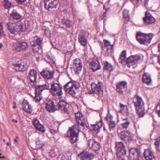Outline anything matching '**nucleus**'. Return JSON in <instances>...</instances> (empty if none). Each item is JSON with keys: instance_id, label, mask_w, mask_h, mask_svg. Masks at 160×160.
Wrapping results in <instances>:
<instances>
[{"instance_id": "f257e3e1", "label": "nucleus", "mask_w": 160, "mask_h": 160, "mask_svg": "<svg viewBox=\"0 0 160 160\" xmlns=\"http://www.w3.org/2000/svg\"><path fill=\"white\" fill-rule=\"evenodd\" d=\"M136 101L133 102L136 107L137 114L139 117H143L145 114L144 103L141 97L136 95L135 97Z\"/></svg>"}, {"instance_id": "f03ea898", "label": "nucleus", "mask_w": 160, "mask_h": 160, "mask_svg": "<svg viewBox=\"0 0 160 160\" xmlns=\"http://www.w3.org/2000/svg\"><path fill=\"white\" fill-rule=\"evenodd\" d=\"M7 25L10 32L15 34H17L19 31L23 32L27 30L24 24L22 22H18L16 25L12 23H8L7 24Z\"/></svg>"}, {"instance_id": "7ed1b4c3", "label": "nucleus", "mask_w": 160, "mask_h": 160, "mask_svg": "<svg viewBox=\"0 0 160 160\" xmlns=\"http://www.w3.org/2000/svg\"><path fill=\"white\" fill-rule=\"evenodd\" d=\"M153 37L152 34H145L141 32H137L136 35L137 41L141 44L145 45L150 44Z\"/></svg>"}, {"instance_id": "20e7f679", "label": "nucleus", "mask_w": 160, "mask_h": 160, "mask_svg": "<svg viewBox=\"0 0 160 160\" xmlns=\"http://www.w3.org/2000/svg\"><path fill=\"white\" fill-rule=\"evenodd\" d=\"M51 93L53 96L57 98H62V92L61 88L58 84L52 82L51 84Z\"/></svg>"}, {"instance_id": "39448f33", "label": "nucleus", "mask_w": 160, "mask_h": 160, "mask_svg": "<svg viewBox=\"0 0 160 160\" xmlns=\"http://www.w3.org/2000/svg\"><path fill=\"white\" fill-rule=\"evenodd\" d=\"M115 148L118 157L122 158V160H124V156L126 154V151L123 143L122 142H116Z\"/></svg>"}, {"instance_id": "423d86ee", "label": "nucleus", "mask_w": 160, "mask_h": 160, "mask_svg": "<svg viewBox=\"0 0 160 160\" xmlns=\"http://www.w3.org/2000/svg\"><path fill=\"white\" fill-rule=\"evenodd\" d=\"M28 44L24 42L16 41L13 42L12 45L13 50L18 52L24 51L28 49Z\"/></svg>"}, {"instance_id": "0eeeda50", "label": "nucleus", "mask_w": 160, "mask_h": 160, "mask_svg": "<svg viewBox=\"0 0 160 160\" xmlns=\"http://www.w3.org/2000/svg\"><path fill=\"white\" fill-rule=\"evenodd\" d=\"M102 83L101 82H98L97 84L92 83L91 84L92 91H88L89 94L96 93L100 96H102L103 95V91L102 88Z\"/></svg>"}, {"instance_id": "6e6552de", "label": "nucleus", "mask_w": 160, "mask_h": 160, "mask_svg": "<svg viewBox=\"0 0 160 160\" xmlns=\"http://www.w3.org/2000/svg\"><path fill=\"white\" fill-rule=\"evenodd\" d=\"M75 115L78 125L82 128V131H85L87 128L85 125V121L82 113L78 112L75 113Z\"/></svg>"}, {"instance_id": "1a4fd4ad", "label": "nucleus", "mask_w": 160, "mask_h": 160, "mask_svg": "<svg viewBox=\"0 0 160 160\" xmlns=\"http://www.w3.org/2000/svg\"><path fill=\"white\" fill-rule=\"evenodd\" d=\"M79 87L78 84H76L72 82H69L64 86L66 90L71 94L74 95L75 94V91Z\"/></svg>"}, {"instance_id": "9d476101", "label": "nucleus", "mask_w": 160, "mask_h": 160, "mask_svg": "<svg viewBox=\"0 0 160 160\" xmlns=\"http://www.w3.org/2000/svg\"><path fill=\"white\" fill-rule=\"evenodd\" d=\"M27 64L23 60H20L12 65V68L17 71H22L25 70Z\"/></svg>"}, {"instance_id": "9b49d317", "label": "nucleus", "mask_w": 160, "mask_h": 160, "mask_svg": "<svg viewBox=\"0 0 160 160\" xmlns=\"http://www.w3.org/2000/svg\"><path fill=\"white\" fill-rule=\"evenodd\" d=\"M82 131V128L78 125H75L70 128L69 130L67 133V136H78V133L79 131Z\"/></svg>"}, {"instance_id": "f8f14e48", "label": "nucleus", "mask_w": 160, "mask_h": 160, "mask_svg": "<svg viewBox=\"0 0 160 160\" xmlns=\"http://www.w3.org/2000/svg\"><path fill=\"white\" fill-rule=\"evenodd\" d=\"M141 56L139 55L131 56L127 59V65L128 68H130L135 64L136 62L141 59Z\"/></svg>"}, {"instance_id": "ddd939ff", "label": "nucleus", "mask_w": 160, "mask_h": 160, "mask_svg": "<svg viewBox=\"0 0 160 160\" xmlns=\"http://www.w3.org/2000/svg\"><path fill=\"white\" fill-rule=\"evenodd\" d=\"M104 47L103 49L107 55L112 54L114 49L112 45L111 44L110 42L107 40H104Z\"/></svg>"}, {"instance_id": "4468645a", "label": "nucleus", "mask_w": 160, "mask_h": 160, "mask_svg": "<svg viewBox=\"0 0 160 160\" xmlns=\"http://www.w3.org/2000/svg\"><path fill=\"white\" fill-rule=\"evenodd\" d=\"M78 156L82 160H92L94 158L95 155L88 152L83 151L79 154Z\"/></svg>"}, {"instance_id": "2eb2a0df", "label": "nucleus", "mask_w": 160, "mask_h": 160, "mask_svg": "<svg viewBox=\"0 0 160 160\" xmlns=\"http://www.w3.org/2000/svg\"><path fill=\"white\" fill-rule=\"evenodd\" d=\"M88 144L90 148L96 152L98 151L100 148V143L93 139H89Z\"/></svg>"}, {"instance_id": "dca6fc26", "label": "nucleus", "mask_w": 160, "mask_h": 160, "mask_svg": "<svg viewBox=\"0 0 160 160\" xmlns=\"http://www.w3.org/2000/svg\"><path fill=\"white\" fill-rule=\"evenodd\" d=\"M145 14V17L143 18L144 23L145 24H151L155 21V18L148 11H146Z\"/></svg>"}, {"instance_id": "f3484780", "label": "nucleus", "mask_w": 160, "mask_h": 160, "mask_svg": "<svg viewBox=\"0 0 160 160\" xmlns=\"http://www.w3.org/2000/svg\"><path fill=\"white\" fill-rule=\"evenodd\" d=\"M28 77L31 82L32 83L31 84V85L35 86L36 85V80L37 77V71L33 69L31 70L29 72Z\"/></svg>"}, {"instance_id": "a211bd4d", "label": "nucleus", "mask_w": 160, "mask_h": 160, "mask_svg": "<svg viewBox=\"0 0 160 160\" xmlns=\"http://www.w3.org/2000/svg\"><path fill=\"white\" fill-rule=\"evenodd\" d=\"M141 155L139 151L137 149L132 148L129 151V157L133 160H137Z\"/></svg>"}, {"instance_id": "6ab92c4d", "label": "nucleus", "mask_w": 160, "mask_h": 160, "mask_svg": "<svg viewBox=\"0 0 160 160\" xmlns=\"http://www.w3.org/2000/svg\"><path fill=\"white\" fill-rule=\"evenodd\" d=\"M127 83L125 81L120 82L116 84V90L119 94H122L127 88Z\"/></svg>"}, {"instance_id": "aec40b11", "label": "nucleus", "mask_w": 160, "mask_h": 160, "mask_svg": "<svg viewBox=\"0 0 160 160\" xmlns=\"http://www.w3.org/2000/svg\"><path fill=\"white\" fill-rule=\"evenodd\" d=\"M73 68L75 72L78 73L81 71L82 68V64L81 60L79 58H76L74 60Z\"/></svg>"}, {"instance_id": "412c9836", "label": "nucleus", "mask_w": 160, "mask_h": 160, "mask_svg": "<svg viewBox=\"0 0 160 160\" xmlns=\"http://www.w3.org/2000/svg\"><path fill=\"white\" fill-rule=\"evenodd\" d=\"M58 108L65 112L68 113V107L66 102L60 100L58 103Z\"/></svg>"}, {"instance_id": "4be33fe9", "label": "nucleus", "mask_w": 160, "mask_h": 160, "mask_svg": "<svg viewBox=\"0 0 160 160\" xmlns=\"http://www.w3.org/2000/svg\"><path fill=\"white\" fill-rule=\"evenodd\" d=\"M90 68L93 71H95L101 68L99 61L97 59L92 60L90 63Z\"/></svg>"}, {"instance_id": "5701e85b", "label": "nucleus", "mask_w": 160, "mask_h": 160, "mask_svg": "<svg viewBox=\"0 0 160 160\" xmlns=\"http://www.w3.org/2000/svg\"><path fill=\"white\" fill-rule=\"evenodd\" d=\"M78 39L81 45L85 47L87 42L85 32L83 31L80 32L78 35Z\"/></svg>"}, {"instance_id": "b1692460", "label": "nucleus", "mask_w": 160, "mask_h": 160, "mask_svg": "<svg viewBox=\"0 0 160 160\" xmlns=\"http://www.w3.org/2000/svg\"><path fill=\"white\" fill-rule=\"evenodd\" d=\"M144 155L146 160H155L152 152L150 149L145 150L144 152Z\"/></svg>"}, {"instance_id": "393cba45", "label": "nucleus", "mask_w": 160, "mask_h": 160, "mask_svg": "<svg viewBox=\"0 0 160 160\" xmlns=\"http://www.w3.org/2000/svg\"><path fill=\"white\" fill-rule=\"evenodd\" d=\"M22 110L25 112L30 113L32 112V109L31 106L29 103L25 100H24L22 102Z\"/></svg>"}, {"instance_id": "a878e982", "label": "nucleus", "mask_w": 160, "mask_h": 160, "mask_svg": "<svg viewBox=\"0 0 160 160\" xmlns=\"http://www.w3.org/2000/svg\"><path fill=\"white\" fill-rule=\"evenodd\" d=\"M33 123L35 127L39 131L44 132L45 129L43 126L41 124L39 121L37 119H34L33 121Z\"/></svg>"}, {"instance_id": "bb28decb", "label": "nucleus", "mask_w": 160, "mask_h": 160, "mask_svg": "<svg viewBox=\"0 0 160 160\" xmlns=\"http://www.w3.org/2000/svg\"><path fill=\"white\" fill-rule=\"evenodd\" d=\"M121 138L126 142H130L132 140V137L129 133L125 131H122L120 133Z\"/></svg>"}, {"instance_id": "cd10ccee", "label": "nucleus", "mask_w": 160, "mask_h": 160, "mask_svg": "<svg viewBox=\"0 0 160 160\" xmlns=\"http://www.w3.org/2000/svg\"><path fill=\"white\" fill-rule=\"evenodd\" d=\"M49 84L38 85L35 87V93L41 94L42 91L44 89H48Z\"/></svg>"}, {"instance_id": "c85d7f7f", "label": "nucleus", "mask_w": 160, "mask_h": 160, "mask_svg": "<svg viewBox=\"0 0 160 160\" xmlns=\"http://www.w3.org/2000/svg\"><path fill=\"white\" fill-rule=\"evenodd\" d=\"M10 17L11 19L18 20L20 19L22 16L16 10L13 9L12 13L10 14Z\"/></svg>"}, {"instance_id": "c756f323", "label": "nucleus", "mask_w": 160, "mask_h": 160, "mask_svg": "<svg viewBox=\"0 0 160 160\" xmlns=\"http://www.w3.org/2000/svg\"><path fill=\"white\" fill-rule=\"evenodd\" d=\"M120 121L121 122V126L123 128L126 129L128 127L130 122L127 118H120Z\"/></svg>"}, {"instance_id": "7c9ffc66", "label": "nucleus", "mask_w": 160, "mask_h": 160, "mask_svg": "<svg viewBox=\"0 0 160 160\" xmlns=\"http://www.w3.org/2000/svg\"><path fill=\"white\" fill-rule=\"evenodd\" d=\"M41 76L46 79L50 78V70L49 68H46L43 69L40 72Z\"/></svg>"}, {"instance_id": "2f4dec72", "label": "nucleus", "mask_w": 160, "mask_h": 160, "mask_svg": "<svg viewBox=\"0 0 160 160\" xmlns=\"http://www.w3.org/2000/svg\"><path fill=\"white\" fill-rule=\"evenodd\" d=\"M120 112L122 114L127 116L128 114V107L125 105L120 103Z\"/></svg>"}, {"instance_id": "473e14b6", "label": "nucleus", "mask_w": 160, "mask_h": 160, "mask_svg": "<svg viewBox=\"0 0 160 160\" xmlns=\"http://www.w3.org/2000/svg\"><path fill=\"white\" fill-rule=\"evenodd\" d=\"M143 81L148 84H149L151 83V79L148 73L147 72H145L142 77Z\"/></svg>"}, {"instance_id": "72a5a7b5", "label": "nucleus", "mask_w": 160, "mask_h": 160, "mask_svg": "<svg viewBox=\"0 0 160 160\" xmlns=\"http://www.w3.org/2000/svg\"><path fill=\"white\" fill-rule=\"evenodd\" d=\"M102 126V122L100 121L98 123L92 125L93 129L96 133H98L99 131L100 128Z\"/></svg>"}, {"instance_id": "f704fd0d", "label": "nucleus", "mask_w": 160, "mask_h": 160, "mask_svg": "<svg viewBox=\"0 0 160 160\" xmlns=\"http://www.w3.org/2000/svg\"><path fill=\"white\" fill-rule=\"evenodd\" d=\"M126 50H123L119 58V62L121 63H123L125 62L126 59Z\"/></svg>"}, {"instance_id": "c9c22d12", "label": "nucleus", "mask_w": 160, "mask_h": 160, "mask_svg": "<svg viewBox=\"0 0 160 160\" xmlns=\"http://www.w3.org/2000/svg\"><path fill=\"white\" fill-rule=\"evenodd\" d=\"M123 15L124 22L126 23L130 20L128 10L126 9L124 10L123 12Z\"/></svg>"}, {"instance_id": "e433bc0d", "label": "nucleus", "mask_w": 160, "mask_h": 160, "mask_svg": "<svg viewBox=\"0 0 160 160\" xmlns=\"http://www.w3.org/2000/svg\"><path fill=\"white\" fill-rule=\"evenodd\" d=\"M42 41V38H41L36 36L34 38L33 41L34 43L33 44V46L35 47L37 45L39 46L41 43Z\"/></svg>"}, {"instance_id": "4c0bfd02", "label": "nucleus", "mask_w": 160, "mask_h": 160, "mask_svg": "<svg viewBox=\"0 0 160 160\" xmlns=\"http://www.w3.org/2000/svg\"><path fill=\"white\" fill-rule=\"evenodd\" d=\"M103 68L104 71H108L110 72L112 70L113 68L110 63L107 62H105L104 63Z\"/></svg>"}, {"instance_id": "58836bf2", "label": "nucleus", "mask_w": 160, "mask_h": 160, "mask_svg": "<svg viewBox=\"0 0 160 160\" xmlns=\"http://www.w3.org/2000/svg\"><path fill=\"white\" fill-rule=\"evenodd\" d=\"M69 137H70V141L72 144L77 142L78 140V136H69Z\"/></svg>"}, {"instance_id": "ea45409f", "label": "nucleus", "mask_w": 160, "mask_h": 160, "mask_svg": "<svg viewBox=\"0 0 160 160\" xmlns=\"http://www.w3.org/2000/svg\"><path fill=\"white\" fill-rule=\"evenodd\" d=\"M3 5L4 7L6 9L10 8L12 5V3L9 0H4Z\"/></svg>"}, {"instance_id": "a19ab883", "label": "nucleus", "mask_w": 160, "mask_h": 160, "mask_svg": "<svg viewBox=\"0 0 160 160\" xmlns=\"http://www.w3.org/2000/svg\"><path fill=\"white\" fill-rule=\"evenodd\" d=\"M58 0H51V8H55L58 3Z\"/></svg>"}, {"instance_id": "79ce46f5", "label": "nucleus", "mask_w": 160, "mask_h": 160, "mask_svg": "<svg viewBox=\"0 0 160 160\" xmlns=\"http://www.w3.org/2000/svg\"><path fill=\"white\" fill-rule=\"evenodd\" d=\"M58 110V108L53 101L51 103V112H54Z\"/></svg>"}, {"instance_id": "37998d69", "label": "nucleus", "mask_w": 160, "mask_h": 160, "mask_svg": "<svg viewBox=\"0 0 160 160\" xmlns=\"http://www.w3.org/2000/svg\"><path fill=\"white\" fill-rule=\"evenodd\" d=\"M109 126V129L110 130H112L115 126V122L112 121L108 122Z\"/></svg>"}, {"instance_id": "c03bdc74", "label": "nucleus", "mask_w": 160, "mask_h": 160, "mask_svg": "<svg viewBox=\"0 0 160 160\" xmlns=\"http://www.w3.org/2000/svg\"><path fill=\"white\" fill-rule=\"evenodd\" d=\"M154 144L157 148H159L160 147V137H157L156 138Z\"/></svg>"}, {"instance_id": "a18cd8bd", "label": "nucleus", "mask_w": 160, "mask_h": 160, "mask_svg": "<svg viewBox=\"0 0 160 160\" xmlns=\"http://www.w3.org/2000/svg\"><path fill=\"white\" fill-rule=\"evenodd\" d=\"M63 23L68 27H70L72 24V22L68 19L64 20Z\"/></svg>"}, {"instance_id": "49530a36", "label": "nucleus", "mask_w": 160, "mask_h": 160, "mask_svg": "<svg viewBox=\"0 0 160 160\" xmlns=\"http://www.w3.org/2000/svg\"><path fill=\"white\" fill-rule=\"evenodd\" d=\"M50 2L49 0H45L44 1V7L47 9H48L50 7Z\"/></svg>"}, {"instance_id": "de8ad7c7", "label": "nucleus", "mask_w": 160, "mask_h": 160, "mask_svg": "<svg viewBox=\"0 0 160 160\" xmlns=\"http://www.w3.org/2000/svg\"><path fill=\"white\" fill-rule=\"evenodd\" d=\"M106 120L108 122H109L111 121H112L113 117L111 115L109 114V113L107 115L106 117Z\"/></svg>"}, {"instance_id": "09e8293b", "label": "nucleus", "mask_w": 160, "mask_h": 160, "mask_svg": "<svg viewBox=\"0 0 160 160\" xmlns=\"http://www.w3.org/2000/svg\"><path fill=\"white\" fill-rule=\"evenodd\" d=\"M42 98L41 94L35 93V99L37 101H40Z\"/></svg>"}, {"instance_id": "8fccbe9b", "label": "nucleus", "mask_w": 160, "mask_h": 160, "mask_svg": "<svg viewBox=\"0 0 160 160\" xmlns=\"http://www.w3.org/2000/svg\"><path fill=\"white\" fill-rule=\"evenodd\" d=\"M156 111L159 117H160V103L158 104L156 107Z\"/></svg>"}, {"instance_id": "3c124183", "label": "nucleus", "mask_w": 160, "mask_h": 160, "mask_svg": "<svg viewBox=\"0 0 160 160\" xmlns=\"http://www.w3.org/2000/svg\"><path fill=\"white\" fill-rule=\"evenodd\" d=\"M134 4L136 7L138 5V3L140 0H130Z\"/></svg>"}, {"instance_id": "603ef678", "label": "nucleus", "mask_w": 160, "mask_h": 160, "mask_svg": "<svg viewBox=\"0 0 160 160\" xmlns=\"http://www.w3.org/2000/svg\"><path fill=\"white\" fill-rule=\"evenodd\" d=\"M45 109L49 112H50V103L49 102L45 103Z\"/></svg>"}, {"instance_id": "864d4df0", "label": "nucleus", "mask_w": 160, "mask_h": 160, "mask_svg": "<svg viewBox=\"0 0 160 160\" xmlns=\"http://www.w3.org/2000/svg\"><path fill=\"white\" fill-rule=\"evenodd\" d=\"M43 29L44 31V33L45 35H47L48 33H49L50 31L49 30V29L48 28H44Z\"/></svg>"}, {"instance_id": "5fc2aeb1", "label": "nucleus", "mask_w": 160, "mask_h": 160, "mask_svg": "<svg viewBox=\"0 0 160 160\" xmlns=\"http://www.w3.org/2000/svg\"><path fill=\"white\" fill-rule=\"evenodd\" d=\"M159 8V6L156 4L154 5L152 7H151L152 10V11H155L157 10Z\"/></svg>"}, {"instance_id": "6e6d98bb", "label": "nucleus", "mask_w": 160, "mask_h": 160, "mask_svg": "<svg viewBox=\"0 0 160 160\" xmlns=\"http://www.w3.org/2000/svg\"><path fill=\"white\" fill-rule=\"evenodd\" d=\"M4 35V32L2 28L0 29V38H1Z\"/></svg>"}, {"instance_id": "4d7b16f0", "label": "nucleus", "mask_w": 160, "mask_h": 160, "mask_svg": "<svg viewBox=\"0 0 160 160\" xmlns=\"http://www.w3.org/2000/svg\"><path fill=\"white\" fill-rule=\"evenodd\" d=\"M16 1L20 4H22L26 2V0H16Z\"/></svg>"}, {"instance_id": "13d9d810", "label": "nucleus", "mask_w": 160, "mask_h": 160, "mask_svg": "<svg viewBox=\"0 0 160 160\" xmlns=\"http://www.w3.org/2000/svg\"><path fill=\"white\" fill-rule=\"evenodd\" d=\"M148 0H145V2H144V4L145 6L146 7V8H149V7L148 5Z\"/></svg>"}, {"instance_id": "bf43d9fd", "label": "nucleus", "mask_w": 160, "mask_h": 160, "mask_svg": "<svg viewBox=\"0 0 160 160\" xmlns=\"http://www.w3.org/2000/svg\"><path fill=\"white\" fill-rule=\"evenodd\" d=\"M51 61L53 63V64H54L55 66L56 65V62H55V60H54V59H52V60H51Z\"/></svg>"}, {"instance_id": "052dcab7", "label": "nucleus", "mask_w": 160, "mask_h": 160, "mask_svg": "<svg viewBox=\"0 0 160 160\" xmlns=\"http://www.w3.org/2000/svg\"><path fill=\"white\" fill-rule=\"evenodd\" d=\"M51 151H52L53 153V154L51 155V157H54L56 155L55 153L54 152V150H51Z\"/></svg>"}, {"instance_id": "680f3d73", "label": "nucleus", "mask_w": 160, "mask_h": 160, "mask_svg": "<svg viewBox=\"0 0 160 160\" xmlns=\"http://www.w3.org/2000/svg\"><path fill=\"white\" fill-rule=\"evenodd\" d=\"M56 132V131L53 130H51V133H52L53 134H54Z\"/></svg>"}, {"instance_id": "e2e57ef3", "label": "nucleus", "mask_w": 160, "mask_h": 160, "mask_svg": "<svg viewBox=\"0 0 160 160\" xmlns=\"http://www.w3.org/2000/svg\"><path fill=\"white\" fill-rule=\"evenodd\" d=\"M143 160L141 156V155L138 158V159L137 160Z\"/></svg>"}, {"instance_id": "0e129e2a", "label": "nucleus", "mask_w": 160, "mask_h": 160, "mask_svg": "<svg viewBox=\"0 0 160 160\" xmlns=\"http://www.w3.org/2000/svg\"><path fill=\"white\" fill-rule=\"evenodd\" d=\"M62 159L61 160H67V159L66 158H65V156H63V157L62 156Z\"/></svg>"}, {"instance_id": "69168bd1", "label": "nucleus", "mask_w": 160, "mask_h": 160, "mask_svg": "<svg viewBox=\"0 0 160 160\" xmlns=\"http://www.w3.org/2000/svg\"><path fill=\"white\" fill-rule=\"evenodd\" d=\"M12 121L13 122H15L16 123H17L18 122V121L17 120L13 119L12 120Z\"/></svg>"}, {"instance_id": "338daca9", "label": "nucleus", "mask_w": 160, "mask_h": 160, "mask_svg": "<svg viewBox=\"0 0 160 160\" xmlns=\"http://www.w3.org/2000/svg\"><path fill=\"white\" fill-rule=\"evenodd\" d=\"M52 72H51V79L53 77V73H51Z\"/></svg>"}, {"instance_id": "774afa93", "label": "nucleus", "mask_w": 160, "mask_h": 160, "mask_svg": "<svg viewBox=\"0 0 160 160\" xmlns=\"http://www.w3.org/2000/svg\"><path fill=\"white\" fill-rule=\"evenodd\" d=\"M158 51L160 52V44L159 45V46L158 47Z\"/></svg>"}]
</instances>
